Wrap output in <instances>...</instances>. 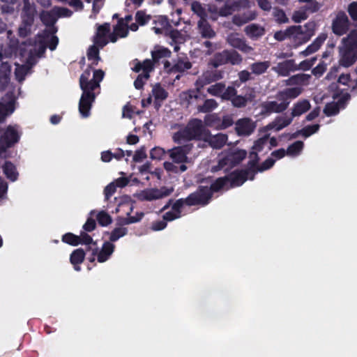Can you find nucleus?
<instances>
[{
    "instance_id": "1",
    "label": "nucleus",
    "mask_w": 357,
    "mask_h": 357,
    "mask_svg": "<svg viewBox=\"0 0 357 357\" xmlns=\"http://www.w3.org/2000/svg\"><path fill=\"white\" fill-rule=\"evenodd\" d=\"M254 172L252 170L246 169L236 171L228 176L218 178L210 188L199 187V189L190 194L184 202L186 205H202L207 204L211 197L212 191L217 192L220 190H228L230 188L241 185L248 179L254 178Z\"/></svg>"
},
{
    "instance_id": "2",
    "label": "nucleus",
    "mask_w": 357,
    "mask_h": 357,
    "mask_svg": "<svg viewBox=\"0 0 357 357\" xmlns=\"http://www.w3.org/2000/svg\"><path fill=\"white\" fill-rule=\"evenodd\" d=\"M105 73L102 70L86 69L79 78V86L82 91L79 102V112L82 117L90 116V110L96 97L100 93V83Z\"/></svg>"
},
{
    "instance_id": "3",
    "label": "nucleus",
    "mask_w": 357,
    "mask_h": 357,
    "mask_svg": "<svg viewBox=\"0 0 357 357\" xmlns=\"http://www.w3.org/2000/svg\"><path fill=\"white\" fill-rule=\"evenodd\" d=\"M38 43V47L35 45H31V47L29 49V55L26 59L25 63L17 65L15 74L16 79L19 82H22L24 79L29 70L36 63V57H40L44 54L47 47L51 50L56 49L59 39L57 37L48 35L47 37H39Z\"/></svg>"
},
{
    "instance_id": "4",
    "label": "nucleus",
    "mask_w": 357,
    "mask_h": 357,
    "mask_svg": "<svg viewBox=\"0 0 357 357\" xmlns=\"http://www.w3.org/2000/svg\"><path fill=\"white\" fill-rule=\"evenodd\" d=\"M343 47L340 48V66L348 68L357 60V29L354 30L342 40Z\"/></svg>"
},
{
    "instance_id": "5",
    "label": "nucleus",
    "mask_w": 357,
    "mask_h": 357,
    "mask_svg": "<svg viewBox=\"0 0 357 357\" xmlns=\"http://www.w3.org/2000/svg\"><path fill=\"white\" fill-rule=\"evenodd\" d=\"M206 131L202 121L194 119L190 121L184 128L174 134L173 140L178 144L195 139L203 140Z\"/></svg>"
},
{
    "instance_id": "6",
    "label": "nucleus",
    "mask_w": 357,
    "mask_h": 357,
    "mask_svg": "<svg viewBox=\"0 0 357 357\" xmlns=\"http://www.w3.org/2000/svg\"><path fill=\"white\" fill-rule=\"evenodd\" d=\"M72 15V11L66 8L62 7H54L50 11H43L40 14L41 21L50 26L49 30H45L43 34H38L34 45L38 47V39L39 37L43 38L47 37L48 35L56 37L54 35L56 31L53 24L55 23L58 17H70Z\"/></svg>"
},
{
    "instance_id": "7",
    "label": "nucleus",
    "mask_w": 357,
    "mask_h": 357,
    "mask_svg": "<svg viewBox=\"0 0 357 357\" xmlns=\"http://www.w3.org/2000/svg\"><path fill=\"white\" fill-rule=\"evenodd\" d=\"M247 153L244 150L232 149L222 152L218 155V163L211 167L213 172L223 169L228 171L230 168L241 162L246 156Z\"/></svg>"
},
{
    "instance_id": "8",
    "label": "nucleus",
    "mask_w": 357,
    "mask_h": 357,
    "mask_svg": "<svg viewBox=\"0 0 357 357\" xmlns=\"http://www.w3.org/2000/svg\"><path fill=\"white\" fill-rule=\"evenodd\" d=\"M20 133L17 126H8L6 128H0V157L6 149L18 142Z\"/></svg>"
},
{
    "instance_id": "9",
    "label": "nucleus",
    "mask_w": 357,
    "mask_h": 357,
    "mask_svg": "<svg viewBox=\"0 0 357 357\" xmlns=\"http://www.w3.org/2000/svg\"><path fill=\"white\" fill-rule=\"evenodd\" d=\"M173 191V188L167 187L149 188L137 192L135 196L139 201L151 202L169 196Z\"/></svg>"
},
{
    "instance_id": "10",
    "label": "nucleus",
    "mask_w": 357,
    "mask_h": 357,
    "mask_svg": "<svg viewBox=\"0 0 357 357\" xmlns=\"http://www.w3.org/2000/svg\"><path fill=\"white\" fill-rule=\"evenodd\" d=\"M132 70L137 73L142 71L134 82L135 87L140 89L149 79V73L153 70V63L150 59H146L142 63L137 62Z\"/></svg>"
},
{
    "instance_id": "11",
    "label": "nucleus",
    "mask_w": 357,
    "mask_h": 357,
    "mask_svg": "<svg viewBox=\"0 0 357 357\" xmlns=\"http://www.w3.org/2000/svg\"><path fill=\"white\" fill-rule=\"evenodd\" d=\"M144 213H137L135 216H129L127 218H121L118 220V224L121 225L119 227H116L110 234L109 241L111 242H115L120 238L126 236L128 232V229L126 227H121L124 225H129L139 222L143 217Z\"/></svg>"
},
{
    "instance_id": "12",
    "label": "nucleus",
    "mask_w": 357,
    "mask_h": 357,
    "mask_svg": "<svg viewBox=\"0 0 357 357\" xmlns=\"http://www.w3.org/2000/svg\"><path fill=\"white\" fill-rule=\"evenodd\" d=\"M312 26V24H307L304 26H292L287 29L289 38L294 40L298 44H302L308 41L312 35V32L308 29V26Z\"/></svg>"
},
{
    "instance_id": "13",
    "label": "nucleus",
    "mask_w": 357,
    "mask_h": 357,
    "mask_svg": "<svg viewBox=\"0 0 357 357\" xmlns=\"http://www.w3.org/2000/svg\"><path fill=\"white\" fill-rule=\"evenodd\" d=\"M254 5L249 0H234L231 2L226 3L224 6L220 8L219 15L222 17H227L231 15L234 12H241L244 9L250 8Z\"/></svg>"
},
{
    "instance_id": "14",
    "label": "nucleus",
    "mask_w": 357,
    "mask_h": 357,
    "mask_svg": "<svg viewBox=\"0 0 357 357\" xmlns=\"http://www.w3.org/2000/svg\"><path fill=\"white\" fill-rule=\"evenodd\" d=\"M192 148V145L190 144L174 147L168 150L169 156L174 163L185 165L189 162L188 155L190 153Z\"/></svg>"
},
{
    "instance_id": "15",
    "label": "nucleus",
    "mask_w": 357,
    "mask_h": 357,
    "mask_svg": "<svg viewBox=\"0 0 357 357\" xmlns=\"http://www.w3.org/2000/svg\"><path fill=\"white\" fill-rule=\"evenodd\" d=\"M16 96L13 91H9L0 100V122L15 110Z\"/></svg>"
},
{
    "instance_id": "16",
    "label": "nucleus",
    "mask_w": 357,
    "mask_h": 357,
    "mask_svg": "<svg viewBox=\"0 0 357 357\" xmlns=\"http://www.w3.org/2000/svg\"><path fill=\"white\" fill-rule=\"evenodd\" d=\"M349 21L347 15L344 12L337 13L332 23L333 32L337 36H342L349 29Z\"/></svg>"
},
{
    "instance_id": "17",
    "label": "nucleus",
    "mask_w": 357,
    "mask_h": 357,
    "mask_svg": "<svg viewBox=\"0 0 357 357\" xmlns=\"http://www.w3.org/2000/svg\"><path fill=\"white\" fill-rule=\"evenodd\" d=\"M227 42L234 48L238 49L247 54H252L254 49L250 46L245 40L241 38L236 33H232L227 37Z\"/></svg>"
},
{
    "instance_id": "18",
    "label": "nucleus",
    "mask_w": 357,
    "mask_h": 357,
    "mask_svg": "<svg viewBox=\"0 0 357 357\" xmlns=\"http://www.w3.org/2000/svg\"><path fill=\"white\" fill-rule=\"evenodd\" d=\"M293 119L294 118L291 114L290 116L287 114L278 116L273 121L261 128V130L263 132H268L269 130H273L275 132H279L289 126L291 123Z\"/></svg>"
},
{
    "instance_id": "19",
    "label": "nucleus",
    "mask_w": 357,
    "mask_h": 357,
    "mask_svg": "<svg viewBox=\"0 0 357 357\" xmlns=\"http://www.w3.org/2000/svg\"><path fill=\"white\" fill-rule=\"evenodd\" d=\"M256 128V123L250 118H242L235 123V130L238 136H249Z\"/></svg>"
},
{
    "instance_id": "20",
    "label": "nucleus",
    "mask_w": 357,
    "mask_h": 357,
    "mask_svg": "<svg viewBox=\"0 0 357 357\" xmlns=\"http://www.w3.org/2000/svg\"><path fill=\"white\" fill-rule=\"evenodd\" d=\"M109 35L110 24L109 23L99 25L97 27V31L96 35L93 36V41L100 47H103L110 41Z\"/></svg>"
},
{
    "instance_id": "21",
    "label": "nucleus",
    "mask_w": 357,
    "mask_h": 357,
    "mask_svg": "<svg viewBox=\"0 0 357 357\" xmlns=\"http://www.w3.org/2000/svg\"><path fill=\"white\" fill-rule=\"evenodd\" d=\"M62 241L72 245H77L78 244L96 245L92 238L85 231H82L79 236L74 235L72 233H68L63 236Z\"/></svg>"
},
{
    "instance_id": "22",
    "label": "nucleus",
    "mask_w": 357,
    "mask_h": 357,
    "mask_svg": "<svg viewBox=\"0 0 357 357\" xmlns=\"http://www.w3.org/2000/svg\"><path fill=\"white\" fill-rule=\"evenodd\" d=\"M289 105V101L284 100L280 102L278 101H266L261 104L264 114L281 113L285 111Z\"/></svg>"
},
{
    "instance_id": "23",
    "label": "nucleus",
    "mask_w": 357,
    "mask_h": 357,
    "mask_svg": "<svg viewBox=\"0 0 357 357\" xmlns=\"http://www.w3.org/2000/svg\"><path fill=\"white\" fill-rule=\"evenodd\" d=\"M227 139L228 137L227 135L218 133L213 135L208 130H206L203 139L210 146L216 149H221L226 144Z\"/></svg>"
},
{
    "instance_id": "24",
    "label": "nucleus",
    "mask_w": 357,
    "mask_h": 357,
    "mask_svg": "<svg viewBox=\"0 0 357 357\" xmlns=\"http://www.w3.org/2000/svg\"><path fill=\"white\" fill-rule=\"evenodd\" d=\"M220 78L221 75L215 70H206L197 78L195 85L197 87V90H202V89H203L206 85L217 81Z\"/></svg>"
},
{
    "instance_id": "25",
    "label": "nucleus",
    "mask_w": 357,
    "mask_h": 357,
    "mask_svg": "<svg viewBox=\"0 0 357 357\" xmlns=\"http://www.w3.org/2000/svg\"><path fill=\"white\" fill-rule=\"evenodd\" d=\"M250 8L244 9L245 10L243 13H238L232 17V22L238 26H241L250 21L255 20L257 17V13L255 10Z\"/></svg>"
},
{
    "instance_id": "26",
    "label": "nucleus",
    "mask_w": 357,
    "mask_h": 357,
    "mask_svg": "<svg viewBox=\"0 0 357 357\" xmlns=\"http://www.w3.org/2000/svg\"><path fill=\"white\" fill-rule=\"evenodd\" d=\"M114 249L115 245L112 243L106 241L103 243L100 251L98 250V248H95L92 250V253L93 255H97V259L98 262L103 263L109 259L114 252Z\"/></svg>"
},
{
    "instance_id": "27",
    "label": "nucleus",
    "mask_w": 357,
    "mask_h": 357,
    "mask_svg": "<svg viewBox=\"0 0 357 357\" xmlns=\"http://www.w3.org/2000/svg\"><path fill=\"white\" fill-rule=\"evenodd\" d=\"M216 60L219 63H231L233 65H237L242 62V56L236 51H223L216 56Z\"/></svg>"
},
{
    "instance_id": "28",
    "label": "nucleus",
    "mask_w": 357,
    "mask_h": 357,
    "mask_svg": "<svg viewBox=\"0 0 357 357\" xmlns=\"http://www.w3.org/2000/svg\"><path fill=\"white\" fill-rule=\"evenodd\" d=\"M16 48L14 46H10L8 49L1 48L0 50V61H1V65L0 68L1 72L3 75H9L10 73V66L7 61H4V59L10 58L13 54L15 52Z\"/></svg>"
},
{
    "instance_id": "29",
    "label": "nucleus",
    "mask_w": 357,
    "mask_h": 357,
    "mask_svg": "<svg viewBox=\"0 0 357 357\" xmlns=\"http://www.w3.org/2000/svg\"><path fill=\"white\" fill-rule=\"evenodd\" d=\"M185 204L184 199L176 200L172 206L171 209L163 215L165 220L172 221L181 216L182 208Z\"/></svg>"
},
{
    "instance_id": "30",
    "label": "nucleus",
    "mask_w": 357,
    "mask_h": 357,
    "mask_svg": "<svg viewBox=\"0 0 357 357\" xmlns=\"http://www.w3.org/2000/svg\"><path fill=\"white\" fill-rule=\"evenodd\" d=\"M259 133L260 137L254 142L252 147V151L250 152V157L253 159L257 158L258 152H260L264 149V147L267 144L270 136L268 132H263L261 128L259 130Z\"/></svg>"
},
{
    "instance_id": "31",
    "label": "nucleus",
    "mask_w": 357,
    "mask_h": 357,
    "mask_svg": "<svg viewBox=\"0 0 357 357\" xmlns=\"http://www.w3.org/2000/svg\"><path fill=\"white\" fill-rule=\"evenodd\" d=\"M170 64L168 62L165 63V68L167 69V72L169 73H182L185 72L186 70L190 69L192 67L191 63L188 59H178L175 60L173 63V65L171 68L169 67Z\"/></svg>"
},
{
    "instance_id": "32",
    "label": "nucleus",
    "mask_w": 357,
    "mask_h": 357,
    "mask_svg": "<svg viewBox=\"0 0 357 357\" xmlns=\"http://www.w3.org/2000/svg\"><path fill=\"white\" fill-rule=\"evenodd\" d=\"M272 70L279 75L285 77L289 75L291 72L296 70L297 68L292 60H287L279 63L276 66H274Z\"/></svg>"
},
{
    "instance_id": "33",
    "label": "nucleus",
    "mask_w": 357,
    "mask_h": 357,
    "mask_svg": "<svg viewBox=\"0 0 357 357\" xmlns=\"http://www.w3.org/2000/svg\"><path fill=\"white\" fill-rule=\"evenodd\" d=\"M36 10L33 3H31L29 0H23V7L22 9L21 18L23 22H33L34 16Z\"/></svg>"
},
{
    "instance_id": "34",
    "label": "nucleus",
    "mask_w": 357,
    "mask_h": 357,
    "mask_svg": "<svg viewBox=\"0 0 357 357\" xmlns=\"http://www.w3.org/2000/svg\"><path fill=\"white\" fill-rule=\"evenodd\" d=\"M311 107L310 102L307 99H301L295 102L291 109L293 118L298 117L307 112Z\"/></svg>"
},
{
    "instance_id": "35",
    "label": "nucleus",
    "mask_w": 357,
    "mask_h": 357,
    "mask_svg": "<svg viewBox=\"0 0 357 357\" xmlns=\"http://www.w3.org/2000/svg\"><path fill=\"white\" fill-rule=\"evenodd\" d=\"M255 98V94L252 89H248L244 96H235L231 99L232 105L236 107H245L248 102L252 101Z\"/></svg>"
},
{
    "instance_id": "36",
    "label": "nucleus",
    "mask_w": 357,
    "mask_h": 357,
    "mask_svg": "<svg viewBox=\"0 0 357 357\" xmlns=\"http://www.w3.org/2000/svg\"><path fill=\"white\" fill-rule=\"evenodd\" d=\"M128 25L123 21H119L114 27L113 32L109 35V40L112 43H115L119 38H125L128 35Z\"/></svg>"
},
{
    "instance_id": "37",
    "label": "nucleus",
    "mask_w": 357,
    "mask_h": 357,
    "mask_svg": "<svg viewBox=\"0 0 357 357\" xmlns=\"http://www.w3.org/2000/svg\"><path fill=\"white\" fill-rule=\"evenodd\" d=\"M285 155H287V153L286 150L284 149H280L273 151L271 153V157L264 161V162L261 165L259 170L264 171L270 169L273 166L275 162L277 160L281 159Z\"/></svg>"
},
{
    "instance_id": "38",
    "label": "nucleus",
    "mask_w": 357,
    "mask_h": 357,
    "mask_svg": "<svg viewBox=\"0 0 357 357\" xmlns=\"http://www.w3.org/2000/svg\"><path fill=\"white\" fill-rule=\"evenodd\" d=\"M244 31L246 35L252 40H257L265 33L264 28L262 26L255 23L245 26Z\"/></svg>"
},
{
    "instance_id": "39",
    "label": "nucleus",
    "mask_w": 357,
    "mask_h": 357,
    "mask_svg": "<svg viewBox=\"0 0 357 357\" xmlns=\"http://www.w3.org/2000/svg\"><path fill=\"white\" fill-rule=\"evenodd\" d=\"M311 78L310 75L301 73L294 75L284 81L285 85L292 86L296 85V86H302L309 84V80Z\"/></svg>"
},
{
    "instance_id": "40",
    "label": "nucleus",
    "mask_w": 357,
    "mask_h": 357,
    "mask_svg": "<svg viewBox=\"0 0 357 357\" xmlns=\"http://www.w3.org/2000/svg\"><path fill=\"white\" fill-rule=\"evenodd\" d=\"M197 30L199 33L203 38H212L215 36V32L212 29L206 19L199 20L197 22Z\"/></svg>"
},
{
    "instance_id": "41",
    "label": "nucleus",
    "mask_w": 357,
    "mask_h": 357,
    "mask_svg": "<svg viewBox=\"0 0 357 357\" xmlns=\"http://www.w3.org/2000/svg\"><path fill=\"white\" fill-rule=\"evenodd\" d=\"M303 91V89L301 86H294L287 88L282 91H280L277 97L281 100H288V99H294L297 98Z\"/></svg>"
},
{
    "instance_id": "42",
    "label": "nucleus",
    "mask_w": 357,
    "mask_h": 357,
    "mask_svg": "<svg viewBox=\"0 0 357 357\" xmlns=\"http://www.w3.org/2000/svg\"><path fill=\"white\" fill-rule=\"evenodd\" d=\"M200 91L197 90V87L195 86L194 89L183 91L179 95L180 100L183 103L190 105L199 98Z\"/></svg>"
},
{
    "instance_id": "43",
    "label": "nucleus",
    "mask_w": 357,
    "mask_h": 357,
    "mask_svg": "<svg viewBox=\"0 0 357 357\" xmlns=\"http://www.w3.org/2000/svg\"><path fill=\"white\" fill-rule=\"evenodd\" d=\"M326 34H320L314 40V41L311 45H310L304 51L301 52V54L306 56L317 52L320 48L324 42L326 40Z\"/></svg>"
},
{
    "instance_id": "44",
    "label": "nucleus",
    "mask_w": 357,
    "mask_h": 357,
    "mask_svg": "<svg viewBox=\"0 0 357 357\" xmlns=\"http://www.w3.org/2000/svg\"><path fill=\"white\" fill-rule=\"evenodd\" d=\"M85 253L84 250L81 248L77 249L73 252L70 255V262L74 266V268L77 271H80V267L79 264L82 263L84 259Z\"/></svg>"
},
{
    "instance_id": "45",
    "label": "nucleus",
    "mask_w": 357,
    "mask_h": 357,
    "mask_svg": "<svg viewBox=\"0 0 357 357\" xmlns=\"http://www.w3.org/2000/svg\"><path fill=\"white\" fill-rule=\"evenodd\" d=\"M171 52L165 47H159L151 52L152 59H150L153 63V68L161 59L167 58L170 56Z\"/></svg>"
},
{
    "instance_id": "46",
    "label": "nucleus",
    "mask_w": 357,
    "mask_h": 357,
    "mask_svg": "<svg viewBox=\"0 0 357 357\" xmlns=\"http://www.w3.org/2000/svg\"><path fill=\"white\" fill-rule=\"evenodd\" d=\"M304 144L301 141H296L290 144L287 150V155L291 158H296L300 155L303 151Z\"/></svg>"
},
{
    "instance_id": "47",
    "label": "nucleus",
    "mask_w": 357,
    "mask_h": 357,
    "mask_svg": "<svg viewBox=\"0 0 357 357\" xmlns=\"http://www.w3.org/2000/svg\"><path fill=\"white\" fill-rule=\"evenodd\" d=\"M152 97L156 102H160L167 98V92L160 85L155 84L152 89V96L148 99L149 102H151Z\"/></svg>"
},
{
    "instance_id": "48",
    "label": "nucleus",
    "mask_w": 357,
    "mask_h": 357,
    "mask_svg": "<svg viewBox=\"0 0 357 357\" xmlns=\"http://www.w3.org/2000/svg\"><path fill=\"white\" fill-rule=\"evenodd\" d=\"M270 66L271 63L268 61H259L251 64L250 68L252 73L259 75L264 73Z\"/></svg>"
},
{
    "instance_id": "49",
    "label": "nucleus",
    "mask_w": 357,
    "mask_h": 357,
    "mask_svg": "<svg viewBox=\"0 0 357 357\" xmlns=\"http://www.w3.org/2000/svg\"><path fill=\"white\" fill-rule=\"evenodd\" d=\"M3 172L8 178L12 181H15L17 178L18 174L15 167L10 162H6L2 167Z\"/></svg>"
},
{
    "instance_id": "50",
    "label": "nucleus",
    "mask_w": 357,
    "mask_h": 357,
    "mask_svg": "<svg viewBox=\"0 0 357 357\" xmlns=\"http://www.w3.org/2000/svg\"><path fill=\"white\" fill-rule=\"evenodd\" d=\"M218 106V103L215 100L206 99L202 105L197 107V110L202 113H208L216 109Z\"/></svg>"
},
{
    "instance_id": "51",
    "label": "nucleus",
    "mask_w": 357,
    "mask_h": 357,
    "mask_svg": "<svg viewBox=\"0 0 357 357\" xmlns=\"http://www.w3.org/2000/svg\"><path fill=\"white\" fill-rule=\"evenodd\" d=\"M192 11L196 14L200 19L199 20H206L208 14L206 8L202 6V4L198 1L192 2L191 5Z\"/></svg>"
},
{
    "instance_id": "52",
    "label": "nucleus",
    "mask_w": 357,
    "mask_h": 357,
    "mask_svg": "<svg viewBox=\"0 0 357 357\" xmlns=\"http://www.w3.org/2000/svg\"><path fill=\"white\" fill-rule=\"evenodd\" d=\"M101 47L96 45L94 43L91 45L87 51V57L89 60L93 61L92 64L96 65L100 60L99 50Z\"/></svg>"
},
{
    "instance_id": "53",
    "label": "nucleus",
    "mask_w": 357,
    "mask_h": 357,
    "mask_svg": "<svg viewBox=\"0 0 357 357\" xmlns=\"http://www.w3.org/2000/svg\"><path fill=\"white\" fill-rule=\"evenodd\" d=\"M224 90L225 84L222 82H218L208 87L207 92L211 96L221 98Z\"/></svg>"
},
{
    "instance_id": "54",
    "label": "nucleus",
    "mask_w": 357,
    "mask_h": 357,
    "mask_svg": "<svg viewBox=\"0 0 357 357\" xmlns=\"http://www.w3.org/2000/svg\"><path fill=\"white\" fill-rule=\"evenodd\" d=\"M174 163V162H165V169L168 172H172L174 173L183 172L187 169V167L185 165H181L180 166H176Z\"/></svg>"
},
{
    "instance_id": "55",
    "label": "nucleus",
    "mask_w": 357,
    "mask_h": 357,
    "mask_svg": "<svg viewBox=\"0 0 357 357\" xmlns=\"http://www.w3.org/2000/svg\"><path fill=\"white\" fill-rule=\"evenodd\" d=\"M98 223L102 226H107L112 223L111 216L105 211H100L96 215Z\"/></svg>"
},
{
    "instance_id": "56",
    "label": "nucleus",
    "mask_w": 357,
    "mask_h": 357,
    "mask_svg": "<svg viewBox=\"0 0 357 357\" xmlns=\"http://www.w3.org/2000/svg\"><path fill=\"white\" fill-rule=\"evenodd\" d=\"M319 129V124H314L312 126H307L303 129L299 130V132L301 135L305 137H308L314 133H316Z\"/></svg>"
},
{
    "instance_id": "57",
    "label": "nucleus",
    "mask_w": 357,
    "mask_h": 357,
    "mask_svg": "<svg viewBox=\"0 0 357 357\" xmlns=\"http://www.w3.org/2000/svg\"><path fill=\"white\" fill-rule=\"evenodd\" d=\"M301 3H307L305 10L310 13L317 12L321 7V5L315 0H298Z\"/></svg>"
},
{
    "instance_id": "58",
    "label": "nucleus",
    "mask_w": 357,
    "mask_h": 357,
    "mask_svg": "<svg viewBox=\"0 0 357 357\" xmlns=\"http://www.w3.org/2000/svg\"><path fill=\"white\" fill-rule=\"evenodd\" d=\"M151 15L146 14L144 11H137L135 15V20L139 25H144L151 20Z\"/></svg>"
},
{
    "instance_id": "59",
    "label": "nucleus",
    "mask_w": 357,
    "mask_h": 357,
    "mask_svg": "<svg viewBox=\"0 0 357 357\" xmlns=\"http://www.w3.org/2000/svg\"><path fill=\"white\" fill-rule=\"evenodd\" d=\"M236 95V90L234 86H228L226 88L225 86V90L222 92L221 98L222 100H231L234 98Z\"/></svg>"
},
{
    "instance_id": "60",
    "label": "nucleus",
    "mask_w": 357,
    "mask_h": 357,
    "mask_svg": "<svg viewBox=\"0 0 357 357\" xmlns=\"http://www.w3.org/2000/svg\"><path fill=\"white\" fill-rule=\"evenodd\" d=\"M32 24L33 22L28 23L27 22H23V20H22V24L18 29L20 36L22 37L26 36L31 31Z\"/></svg>"
},
{
    "instance_id": "61",
    "label": "nucleus",
    "mask_w": 357,
    "mask_h": 357,
    "mask_svg": "<svg viewBox=\"0 0 357 357\" xmlns=\"http://www.w3.org/2000/svg\"><path fill=\"white\" fill-rule=\"evenodd\" d=\"M165 154V151L160 147H155L150 152L151 158L153 160H161Z\"/></svg>"
},
{
    "instance_id": "62",
    "label": "nucleus",
    "mask_w": 357,
    "mask_h": 357,
    "mask_svg": "<svg viewBox=\"0 0 357 357\" xmlns=\"http://www.w3.org/2000/svg\"><path fill=\"white\" fill-rule=\"evenodd\" d=\"M324 112L327 116L335 115L339 112L338 105L336 103L328 104L326 105Z\"/></svg>"
},
{
    "instance_id": "63",
    "label": "nucleus",
    "mask_w": 357,
    "mask_h": 357,
    "mask_svg": "<svg viewBox=\"0 0 357 357\" xmlns=\"http://www.w3.org/2000/svg\"><path fill=\"white\" fill-rule=\"evenodd\" d=\"M307 18L306 10H299L293 14L292 19L295 22H301Z\"/></svg>"
},
{
    "instance_id": "64",
    "label": "nucleus",
    "mask_w": 357,
    "mask_h": 357,
    "mask_svg": "<svg viewBox=\"0 0 357 357\" xmlns=\"http://www.w3.org/2000/svg\"><path fill=\"white\" fill-rule=\"evenodd\" d=\"M348 13L354 21H357V2H352L348 6Z\"/></svg>"
}]
</instances>
